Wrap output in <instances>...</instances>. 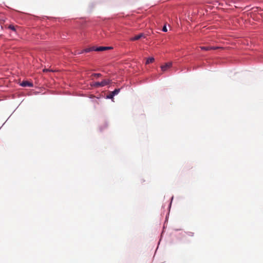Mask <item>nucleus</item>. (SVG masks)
I'll use <instances>...</instances> for the list:
<instances>
[{
    "label": "nucleus",
    "instance_id": "obj_1",
    "mask_svg": "<svg viewBox=\"0 0 263 263\" xmlns=\"http://www.w3.org/2000/svg\"><path fill=\"white\" fill-rule=\"evenodd\" d=\"M109 83H110V80H104L101 82H97L93 83L92 84H91V85L93 87L98 88L100 87H103L105 85H107L109 84Z\"/></svg>",
    "mask_w": 263,
    "mask_h": 263
},
{
    "label": "nucleus",
    "instance_id": "obj_2",
    "mask_svg": "<svg viewBox=\"0 0 263 263\" xmlns=\"http://www.w3.org/2000/svg\"><path fill=\"white\" fill-rule=\"evenodd\" d=\"M120 91V89H115L114 91L110 92L109 95L107 96V98L112 99L114 97L118 94Z\"/></svg>",
    "mask_w": 263,
    "mask_h": 263
},
{
    "label": "nucleus",
    "instance_id": "obj_3",
    "mask_svg": "<svg viewBox=\"0 0 263 263\" xmlns=\"http://www.w3.org/2000/svg\"><path fill=\"white\" fill-rule=\"evenodd\" d=\"M111 48H112V47H103V46L99 47H93V50L94 51H102L110 49Z\"/></svg>",
    "mask_w": 263,
    "mask_h": 263
},
{
    "label": "nucleus",
    "instance_id": "obj_4",
    "mask_svg": "<svg viewBox=\"0 0 263 263\" xmlns=\"http://www.w3.org/2000/svg\"><path fill=\"white\" fill-rule=\"evenodd\" d=\"M172 63H171V62L170 63H167L164 65H163V66H161V70L163 72H165L166 70H167V69H168L170 68H171L172 67Z\"/></svg>",
    "mask_w": 263,
    "mask_h": 263
},
{
    "label": "nucleus",
    "instance_id": "obj_5",
    "mask_svg": "<svg viewBox=\"0 0 263 263\" xmlns=\"http://www.w3.org/2000/svg\"><path fill=\"white\" fill-rule=\"evenodd\" d=\"M21 85L23 87H32L33 84L31 82H29L28 81H23L21 83Z\"/></svg>",
    "mask_w": 263,
    "mask_h": 263
},
{
    "label": "nucleus",
    "instance_id": "obj_6",
    "mask_svg": "<svg viewBox=\"0 0 263 263\" xmlns=\"http://www.w3.org/2000/svg\"><path fill=\"white\" fill-rule=\"evenodd\" d=\"M142 37H144V34L143 33H140L138 35H135L134 37H132L130 40L132 41H137L141 39Z\"/></svg>",
    "mask_w": 263,
    "mask_h": 263
},
{
    "label": "nucleus",
    "instance_id": "obj_7",
    "mask_svg": "<svg viewBox=\"0 0 263 263\" xmlns=\"http://www.w3.org/2000/svg\"><path fill=\"white\" fill-rule=\"evenodd\" d=\"M200 48L202 50L208 51V50H211V49H217L218 47H211V46H206V47L202 46V47H200Z\"/></svg>",
    "mask_w": 263,
    "mask_h": 263
},
{
    "label": "nucleus",
    "instance_id": "obj_8",
    "mask_svg": "<svg viewBox=\"0 0 263 263\" xmlns=\"http://www.w3.org/2000/svg\"><path fill=\"white\" fill-rule=\"evenodd\" d=\"M92 50H93V47L90 48H87V49H85L81 51V52H79L78 53V54H81V53H82L83 52H89L90 51H92Z\"/></svg>",
    "mask_w": 263,
    "mask_h": 263
},
{
    "label": "nucleus",
    "instance_id": "obj_9",
    "mask_svg": "<svg viewBox=\"0 0 263 263\" xmlns=\"http://www.w3.org/2000/svg\"><path fill=\"white\" fill-rule=\"evenodd\" d=\"M154 60H155V59L154 58H153V57L149 58L147 59L145 64H149L150 63H152L154 61Z\"/></svg>",
    "mask_w": 263,
    "mask_h": 263
},
{
    "label": "nucleus",
    "instance_id": "obj_10",
    "mask_svg": "<svg viewBox=\"0 0 263 263\" xmlns=\"http://www.w3.org/2000/svg\"><path fill=\"white\" fill-rule=\"evenodd\" d=\"M8 28L14 32H16V27L13 25H9Z\"/></svg>",
    "mask_w": 263,
    "mask_h": 263
},
{
    "label": "nucleus",
    "instance_id": "obj_11",
    "mask_svg": "<svg viewBox=\"0 0 263 263\" xmlns=\"http://www.w3.org/2000/svg\"><path fill=\"white\" fill-rule=\"evenodd\" d=\"M162 31H164V32H167V28L166 27V26H164L163 28H162Z\"/></svg>",
    "mask_w": 263,
    "mask_h": 263
},
{
    "label": "nucleus",
    "instance_id": "obj_12",
    "mask_svg": "<svg viewBox=\"0 0 263 263\" xmlns=\"http://www.w3.org/2000/svg\"><path fill=\"white\" fill-rule=\"evenodd\" d=\"M93 76L98 78V77H100L101 76V74L100 73H94V74H93Z\"/></svg>",
    "mask_w": 263,
    "mask_h": 263
},
{
    "label": "nucleus",
    "instance_id": "obj_13",
    "mask_svg": "<svg viewBox=\"0 0 263 263\" xmlns=\"http://www.w3.org/2000/svg\"><path fill=\"white\" fill-rule=\"evenodd\" d=\"M44 71H47V69H44Z\"/></svg>",
    "mask_w": 263,
    "mask_h": 263
}]
</instances>
